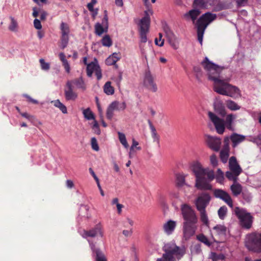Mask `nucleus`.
<instances>
[{
    "label": "nucleus",
    "mask_w": 261,
    "mask_h": 261,
    "mask_svg": "<svg viewBox=\"0 0 261 261\" xmlns=\"http://www.w3.org/2000/svg\"><path fill=\"white\" fill-rule=\"evenodd\" d=\"M210 162L211 165L214 167H216L218 165L217 158L215 154H212L210 156Z\"/></svg>",
    "instance_id": "nucleus-54"
},
{
    "label": "nucleus",
    "mask_w": 261,
    "mask_h": 261,
    "mask_svg": "<svg viewBox=\"0 0 261 261\" xmlns=\"http://www.w3.org/2000/svg\"><path fill=\"white\" fill-rule=\"evenodd\" d=\"M200 220L203 224L206 226H208L209 221L207 216L206 213V210L200 211Z\"/></svg>",
    "instance_id": "nucleus-38"
},
{
    "label": "nucleus",
    "mask_w": 261,
    "mask_h": 261,
    "mask_svg": "<svg viewBox=\"0 0 261 261\" xmlns=\"http://www.w3.org/2000/svg\"><path fill=\"white\" fill-rule=\"evenodd\" d=\"M101 43L103 46L106 47H110L112 45V40L110 36L106 35L103 37L101 40Z\"/></svg>",
    "instance_id": "nucleus-36"
},
{
    "label": "nucleus",
    "mask_w": 261,
    "mask_h": 261,
    "mask_svg": "<svg viewBox=\"0 0 261 261\" xmlns=\"http://www.w3.org/2000/svg\"><path fill=\"white\" fill-rule=\"evenodd\" d=\"M114 60H116L117 62L118 60H120V57L118 54L115 53H113L112 55L110 56Z\"/></svg>",
    "instance_id": "nucleus-63"
},
{
    "label": "nucleus",
    "mask_w": 261,
    "mask_h": 261,
    "mask_svg": "<svg viewBox=\"0 0 261 261\" xmlns=\"http://www.w3.org/2000/svg\"><path fill=\"white\" fill-rule=\"evenodd\" d=\"M83 114L85 118L87 120H90L95 119V116L89 108L83 110Z\"/></svg>",
    "instance_id": "nucleus-35"
},
{
    "label": "nucleus",
    "mask_w": 261,
    "mask_h": 261,
    "mask_svg": "<svg viewBox=\"0 0 261 261\" xmlns=\"http://www.w3.org/2000/svg\"><path fill=\"white\" fill-rule=\"evenodd\" d=\"M201 65L207 71L208 79L214 82V90L217 93L236 98L240 96V91L236 86L229 83V79L220 75L224 67H220L210 61L205 57Z\"/></svg>",
    "instance_id": "nucleus-1"
},
{
    "label": "nucleus",
    "mask_w": 261,
    "mask_h": 261,
    "mask_svg": "<svg viewBox=\"0 0 261 261\" xmlns=\"http://www.w3.org/2000/svg\"><path fill=\"white\" fill-rule=\"evenodd\" d=\"M208 116L214 125L217 132L219 134H222L224 133L225 126L227 128L230 129L232 127L233 120L236 118L235 116L232 114H228L226 117L225 121H224V119L219 118L212 112L208 113Z\"/></svg>",
    "instance_id": "nucleus-4"
},
{
    "label": "nucleus",
    "mask_w": 261,
    "mask_h": 261,
    "mask_svg": "<svg viewBox=\"0 0 261 261\" xmlns=\"http://www.w3.org/2000/svg\"><path fill=\"white\" fill-rule=\"evenodd\" d=\"M162 34L161 33L159 34V38L155 39V44L159 46H162L164 43V40L162 39Z\"/></svg>",
    "instance_id": "nucleus-50"
},
{
    "label": "nucleus",
    "mask_w": 261,
    "mask_h": 261,
    "mask_svg": "<svg viewBox=\"0 0 261 261\" xmlns=\"http://www.w3.org/2000/svg\"><path fill=\"white\" fill-rule=\"evenodd\" d=\"M92 251L95 254V261H107L104 253L98 248H96L93 243L90 244Z\"/></svg>",
    "instance_id": "nucleus-23"
},
{
    "label": "nucleus",
    "mask_w": 261,
    "mask_h": 261,
    "mask_svg": "<svg viewBox=\"0 0 261 261\" xmlns=\"http://www.w3.org/2000/svg\"><path fill=\"white\" fill-rule=\"evenodd\" d=\"M238 176H236L233 172L231 171H227L226 172V177L229 179L231 180L234 181H236L237 180V177Z\"/></svg>",
    "instance_id": "nucleus-53"
},
{
    "label": "nucleus",
    "mask_w": 261,
    "mask_h": 261,
    "mask_svg": "<svg viewBox=\"0 0 261 261\" xmlns=\"http://www.w3.org/2000/svg\"><path fill=\"white\" fill-rule=\"evenodd\" d=\"M66 186L70 189L72 188L74 186V184L71 180H67L66 182Z\"/></svg>",
    "instance_id": "nucleus-64"
},
{
    "label": "nucleus",
    "mask_w": 261,
    "mask_h": 261,
    "mask_svg": "<svg viewBox=\"0 0 261 261\" xmlns=\"http://www.w3.org/2000/svg\"><path fill=\"white\" fill-rule=\"evenodd\" d=\"M68 83H70L72 86H75L77 88L81 89L83 91H85L87 87L85 83L83 78L80 77L79 78L75 79L74 80L67 81Z\"/></svg>",
    "instance_id": "nucleus-24"
},
{
    "label": "nucleus",
    "mask_w": 261,
    "mask_h": 261,
    "mask_svg": "<svg viewBox=\"0 0 261 261\" xmlns=\"http://www.w3.org/2000/svg\"><path fill=\"white\" fill-rule=\"evenodd\" d=\"M115 110H116V102L113 101L109 105L107 110L106 116L108 119L111 120L112 119Z\"/></svg>",
    "instance_id": "nucleus-28"
},
{
    "label": "nucleus",
    "mask_w": 261,
    "mask_h": 261,
    "mask_svg": "<svg viewBox=\"0 0 261 261\" xmlns=\"http://www.w3.org/2000/svg\"><path fill=\"white\" fill-rule=\"evenodd\" d=\"M89 172H90V174H91V175L94 178V179L95 180L96 182L98 181L99 179L98 178V177H97V176L96 175V174H95L94 171L92 170V168H89Z\"/></svg>",
    "instance_id": "nucleus-62"
},
{
    "label": "nucleus",
    "mask_w": 261,
    "mask_h": 261,
    "mask_svg": "<svg viewBox=\"0 0 261 261\" xmlns=\"http://www.w3.org/2000/svg\"><path fill=\"white\" fill-rule=\"evenodd\" d=\"M86 70L88 77H91L93 73L95 72L98 80H100L102 77L101 70L96 59L94 61L87 64Z\"/></svg>",
    "instance_id": "nucleus-10"
},
{
    "label": "nucleus",
    "mask_w": 261,
    "mask_h": 261,
    "mask_svg": "<svg viewBox=\"0 0 261 261\" xmlns=\"http://www.w3.org/2000/svg\"><path fill=\"white\" fill-rule=\"evenodd\" d=\"M176 226V222L173 220H169L163 226L164 232L167 235L171 234L174 231Z\"/></svg>",
    "instance_id": "nucleus-21"
},
{
    "label": "nucleus",
    "mask_w": 261,
    "mask_h": 261,
    "mask_svg": "<svg viewBox=\"0 0 261 261\" xmlns=\"http://www.w3.org/2000/svg\"><path fill=\"white\" fill-rule=\"evenodd\" d=\"M213 229L216 234L218 236H225L226 233L227 228L224 225H217L214 227Z\"/></svg>",
    "instance_id": "nucleus-29"
},
{
    "label": "nucleus",
    "mask_w": 261,
    "mask_h": 261,
    "mask_svg": "<svg viewBox=\"0 0 261 261\" xmlns=\"http://www.w3.org/2000/svg\"><path fill=\"white\" fill-rule=\"evenodd\" d=\"M213 194L216 198L224 201L230 207H233L232 200L227 192L220 189H216L214 190Z\"/></svg>",
    "instance_id": "nucleus-11"
},
{
    "label": "nucleus",
    "mask_w": 261,
    "mask_h": 261,
    "mask_svg": "<svg viewBox=\"0 0 261 261\" xmlns=\"http://www.w3.org/2000/svg\"><path fill=\"white\" fill-rule=\"evenodd\" d=\"M217 17V15L216 14H213L211 12H206L205 14H203L200 18L198 19L197 21V25H199L200 27H205V29L206 28L207 25L214 20Z\"/></svg>",
    "instance_id": "nucleus-13"
},
{
    "label": "nucleus",
    "mask_w": 261,
    "mask_h": 261,
    "mask_svg": "<svg viewBox=\"0 0 261 261\" xmlns=\"http://www.w3.org/2000/svg\"><path fill=\"white\" fill-rule=\"evenodd\" d=\"M229 138L228 137H225L224 144L222 150L220 152V158L221 162L226 163L229 156Z\"/></svg>",
    "instance_id": "nucleus-14"
},
{
    "label": "nucleus",
    "mask_w": 261,
    "mask_h": 261,
    "mask_svg": "<svg viewBox=\"0 0 261 261\" xmlns=\"http://www.w3.org/2000/svg\"><path fill=\"white\" fill-rule=\"evenodd\" d=\"M229 166L230 170L233 172L236 176H239L242 172V169L238 164L236 158L231 156L229 160Z\"/></svg>",
    "instance_id": "nucleus-20"
},
{
    "label": "nucleus",
    "mask_w": 261,
    "mask_h": 261,
    "mask_svg": "<svg viewBox=\"0 0 261 261\" xmlns=\"http://www.w3.org/2000/svg\"><path fill=\"white\" fill-rule=\"evenodd\" d=\"M69 41V35L61 34V47L62 49L65 48Z\"/></svg>",
    "instance_id": "nucleus-40"
},
{
    "label": "nucleus",
    "mask_w": 261,
    "mask_h": 261,
    "mask_svg": "<svg viewBox=\"0 0 261 261\" xmlns=\"http://www.w3.org/2000/svg\"><path fill=\"white\" fill-rule=\"evenodd\" d=\"M197 239L200 242L204 243V244L208 246L211 245V243L208 241V239L203 234H200L197 236Z\"/></svg>",
    "instance_id": "nucleus-45"
},
{
    "label": "nucleus",
    "mask_w": 261,
    "mask_h": 261,
    "mask_svg": "<svg viewBox=\"0 0 261 261\" xmlns=\"http://www.w3.org/2000/svg\"><path fill=\"white\" fill-rule=\"evenodd\" d=\"M229 139L232 141L233 147H235L238 144L244 141L245 138L243 135L233 134L231 135Z\"/></svg>",
    "instance_id": "nucleus-25"
},
{
    "label": "nucleus",
    "mask_w": 261,
    "mask_h": 261,
    "mask_svg": "<svg viewBox=\"0 0 261 261\" xmlns=\"http://www.w3.org/2000/svg\"><path fill=\"white\" fill-rule=\"evenodd\" d=\"M196 224L183 223V233L186 240L194 235L197 229Z\"/></svg>",
    "instance_id": "nucleus-17"
},
{
    "label": "nucleus",
    "mask_w": 261,
    "mask_h": 261,
    "mask_svg": "<svg viewBox=\"0 0 261 261\" xmlns=\"http://www.w3.org/2000/svg\"><path fill=\"white\" fill-rule=\"evenodd\" d=\"M182 215L184 220V223H197V217L195 211L188 204H183L181 208Z\"/></svg>",
    "instance_id": "nucleus-8"
},
{
    "label": "nucleus",
    "mask_w": 261,
    "mask_h": 261,
    "mask_svg": "<svg viewBox=\"0 0 261 261\" xmlns=\"http://www.w3.org/2000/svg\"><path fill=\"white\" fill-rule=\"evenodd\" d=\"M139 145V143L136 141L134 139L132 140V145L130 148V152H129V156H130L131 152L134 151V148H136L137 150H140L141 149V147L140 146L137 147Z\"/></svg>",
    "instance_id": "nucleus-51"
},
{
    "label": "nucleus",
    "mask_w": 261,
    "mask_h": 261,
    "mask_svg": "<svg viewBox=\"0 0 261 261\" xmlns=\"http://www.w3.org/2000/svg\"><path fill=\"white\" fill-rule=\"evenodd\" d=\"M119 139L120 143L123 145L125 148H127L129 146L128 144L126 141L125 136L124 134L118 132V133Z\"/></svg>",
    "instance_id": "nucleus-42"
},
{
    "label": "nucleus",
    "mask_w": 261,
    "mask_h": 261,
    "mask_svg": "<svg viewBox=\"0 0 261 261\" xmlns=\"http://www.w3.org/2000/svg\"><path fill=\"white\" fill-rule=\"evenodd\" d=\"M226 107L231 111H236L240 109L241 107L239 106L234 101L229 99L225 101Z\"/></svg>",
    "instance_id": "nucleus-31"
},
{
    "label": "nucleus",
    "mask_w": 261,
    "mask_h": 261,
    "mask_svg": "<svg viewBox=\"0 0 261 261\" xmlns=\"http://www.w3.org/2000/svg\"><path fill=\"white\" fill-rule=\"evenodd\" d=\"M216 0H194L193 5L200 8L207 9L209 6H214Z\"/></svg>",
    "instance_id": "nucleus-22"
},
{
    "label": "nucleus",
    "mask_w": 261,
    "mask_h": 261,
    "mask_svg": "<svg viewBox=\"0 0 261 261\" xmlns=\"http://www.w3.org/2000/svg\"><path fill=\"white\" fill-rule=\"evenodd\" d=\"M11 23L9 26V29L11 31L16 32L18 27V24L17 21L14 19L13 17H11Z\"/></svg>",
    "instance_id": "nucleus-46"
},
{
    "label": "nucleus",
    "mask_w": 261,
    "mask_h": 261,
    "mask_svg": "<svg viewBox=\"0 0 261 261\" xmlns=\"http://www.w3.org/2000/svg\"><path fill=\"white\" fill-rule=\"evenodd\" d=\"M230 190L233 195L237 196L241 194L242 191V188L240 184H233L230 187Z\"/></svg>",
    "instance_id": "nucleus-32"
},
{
    "label": "nucleus",
    "mask_w": 261,
    "mask_h": 261,
    "mask_svg": "<svg viewBox=\"0 0 261 261\" xmlns=\"http://www.w3.org/2000/svg\"><path fill=\"white\" fill-rule=\"evenodd\" d=\"M24 96L28 98V100L34 104H38V101L37 100L34 99L32 98H31L30 96H29L27 94L24 95Z\"/></svg>",
    "instance_id": "nucleus-61"
},
{
    "label": "nucleus",
    "mask_w": 261,
    "mask_h": 261,
    "mask_svg": "<svg viewBox=\"0 0 261 261\" xmlns=\"http://www.w3.org/2000/svg\"><path fill=\"white\" fill-rule=\"evenodd\" d=\"M216 179L218 182H221L224 179V174L220 169H218L217 171Z\"/></svg>",
    "instance_id": "nucleus-52"
},
{
    "label": "nucleus",
    "mask_w": 261,
    "mask_h": 261,
    "mask_svg": "<svg viewBox=\"0 0 261 261\" xmlns=\"http://www.w3.org/2000/svg\"><path fill=\"white\" fill-rule=\"evenodd\" d=\"M164 253L161 258L157 259L156 261H176L181 258L185 254L184 249L176 246L174 243H167L163 248Z\"/></svg>",
    "instance_id": "nucleus-3"
},
{
    "label": "nucleus",
    "mask_w": 261,
    "mask_h": 261,
    "mask_svg": "<svg viewBox=\"0 0 261 261\" xmlns=\"http://www.w3.org/2000/svg\"><path fill=\"white\" fill-rule=\"evenodd\" d=\"M20 115L22 117H23L30 120H32L34 117L32 115H31L27 113H20Z\"/></svg>",
    "instance_id": "nucleus-60"
},
{
    "label": "nucleus",
    "mask_w": 261,
    "mask_h": 261,
    "mask_svg": "<svg viewBox=\"0 0 261 261\" xmlns=\"http://www.w3.org/2000/svg\"><path fill=\"white\" fill-rule=\"evenodd\" d=\"M102 23L103 27L99 23H97L95 25V33L99 36H101L103 33L108 32V18L107 15L104 16Z\"/></svg>",
    "instance_id": "nucleus-18"
},
{
    "label": "nucleus",
    "mask_w": 261,
    "mask_h": 261,
    "mask_svg": "<svg viewBox=\"0 0 261 261\" xmlns=\"http://www.w3.org/2000/svg\"><path fill=\"white\" fill-rule=\"evenodd\" d=\"M215 109L216 112L221 116L224 117L226 115V110L222 103L215 105Z\"/></svg>",
    "instance_id": "nucleus-34"
},
{
    "label": "nucleus",
    "mask_w": 261,
    "mask_h": 261,
    "mask_svg": "<svg viewBox=\"0 0 261 261\" xmlns=\"http://www.w3.org/2000/svg\"><path fill=\"white\" fill-rule=\"evenodd\" d=\"M34 25L37 30H40L42 28V25L40 21L37 18L35 19L34 20Z\"/></svg>",
    "instance_id": "nucleus-57"
},
{
    "label": "nucleus",
    "mask_w": 261,
    "mask_h": 261,
    "mask_svg": "<svg viewBox=\"0 0 261 261\" xmlns=\"http://www.w3.org/2000/svg\"><path fill=\"white\" fill-rule=\"evenodd\" d=\"M123 234L126 237H129L133 234V229L130 228L129 230H124L122 231Z\"/></svg>",
    "instance_id": "nucleus-58"
},
{
    "label": "nucleus",
    "mask_w": 261,
    "mask_h": 261,
    "mask_svg": "<svg viewBox=\"0 0 261 261\" xmlns=\"http://www.w3.org/2000/svg\"><path fill=\"white\" fill-rule=\"evenodd\" d=\"M103 91L107 95H113L114 93V88L111 86V82H107L103 86Z\"/></svg>",
    "instance_id": "nucleus-33"
},
{
    "label": "nucleus",
    "mask_w": 261,
    "mask_h": 261,
    "mask_svg": "<svg viewBox=\"0 0 261 261\" xmlns=\"http://www.w3.org/2000/svg\"><path fill=\"white\" fill-rule=\"evenodd\" d=\"M211 199V196L208 193H202L195 201V205L197 210L199 212L205 211V208L209 204Z\"/></svg>",
    "instance_id": "nucleus-9"
},
{
    "label": "nucleus",
    "mask_w": 261,
    "mask_h": 261,
    "mask_svg": "<svg viewBox=\"0 0 261 261\" xmlns=\"http://www.w3.org/2000/svg\"><path fill=\"white\" fill-rule=\"evenodd\" d=\"M145 16L143 17L139 23V36L140 39V43L139 47L141 50V54L144 56L146 58V56L145 53V49L143 45L141 44L142 43H146L147 41V34L149 32L150 19V17L147 11H145Z\"/></svg>",
    "instance_id": "nucleus-5"
},
{
    "label": "nucleus",
    "mask_w": 261,
    "mask_h": 261,
    "mask_svg": "<svg viewBox=\"0 0 261 261\" xmlns=\"http://www.w3.org/2000/svg\"><path fill=\"white\" fill-rule=\"evenodd\" d=\"M234 212L239 220L241 226L246 229H250L253 221V217L251 214L245 209L239 207H236Z\"/></svg>",
    "instance_id": "nucleus-7"
},
{
    "label": "nucleus",
    "mask_w": 261,
    "mask_h": 261,
    "mask_svg": "<svg viewBox=\"0 0 261 261\" xmlns=\"http://www.w3.org/2000/svg\"><path fill=\"white\" fill-rule=\"evenodd\" d=\"M206 142L210 148L215 151H218L220 149L221 140L219 138L207 136Z\"/></svg>",
    "instance_id": "nucleus-16"
},
{
    "label": "nucleus",
    "mask_w": 261,
    "mask_h": 261,
    "mask_svg": "<svg viewBox=\"0 0 261 261\" xmlns=\"http://www.w3.org/2000/svg\"><path fill=\"white\" fill-rule=\"evenodd\" d=\"M200 11L197 9H192L184 15L186 18H191L193 21L196 19L197 17L200 15Z\"/></svg>",
    "instance_id": "nucleus-27"
},
{
    "label": "nucleus",
    "mask_w": 261,
    "mask_h": 261,
    "mask_svg": "<svg viewBox=\"0 0 261 261\" xmlns=\"http://www.w3.org/2000/svg\"><path fill=\"white\" fill-rule=\"evenodd\" d=\"M250 141L255 143L257 145H261V134H258L257 136H250Z\"/></svg>",
    "instance_id": "nucleus-47"
},
{
    "label": "nucleus",
    "mask_w": 261,
    "mask_h": 261,
    "mask_svg": "<svg viewBox=\"0 0 261 261\" xmlns=\"http://www.w3.org/2000/svg\"><path fill=\"white\" fill-rule=\"evenodd\" d=\"M98 234H99L100 237L103 236L101 226L100 224L96 225L94 228L89 230H84L83 236L85 238H94L96 237Z\"/></svg>",
    "instance_id": "nucleus-19"
},
{
    "label": "nucleus",
    "mask_w": 261,
    "mask_h": 261,
    "mask_svg": "<svg viewBox=\"0 0 261 261\" xmlns=\"http://www.w3.org/2000/svg\"><path fill=\"white\" fill-rule=\"evenodd\" d=\"M61 34L69 35L70 32L69 27L66 23L62 22L60 25Z\"/></svg>",
    "instance_id": "nucleus-43"
},
{
    "label": "nucleus",
    "mask_w": 261,
    "mask_h": 261,
    "mask_svg": "<svg viewBox=\"0 0 261 261\" xmlns=\"http://www.w3.org/2000/svg\"><path fill=\"white\" fill-rule=\"evenodd\" d=\"M91 144L92 148L96 151H98L99 150V146L97 143V141L95 137H93L91 140Z\"/></svg>",
    "instance_id": "nucleus-48"
},
{
    "label": "nucleus",
    "mask_w": 261,
    "mask_h": 261,
    "mask_svg": "<svg viewBox=\"0 0 261 261\" xmlns=\"http://www.w3.org/2000/svg\"><path fill=\"white\" fill-rule=\"evenodd\" d=\"M167 36L170 45L174 49H177L178 47V42L176 36L172 32L167 33Z\"/></svg>",
    "instance_id": "nucleus-26"
},
{
    "label": "nucleus",
    "mask_w": 261,
    "mask_h": 261,
    "mask_svg": "<svg viewBox=\"0 0 261 261\" xmlns=\"http://www.w3.org/2000/svg\"><path fill=\"white\" fill-rule=\"evenodd\" d=\"M227 208L226 206L223 205L218 210V214L220 219L223 220L227 214Z\"/></svg>",
    "instance_id": "nucleus-39"
},
{
    "label": "nucleus",
    "mask_w": 261,
    "mask_h": 261,
    "mask_svg": "<svg viewBox=\"0 0 261 261\" xmlns=\"http://www.w3.org/2000/svg\"><path fill=\"white\" fill-rule=\"evenodd\" d=\"M116 102V111H123L126 108V103L124 102H119L117 101H114Z\"/></svg>",
    "instance_id": "nucleus-49"
},
{
    "label": "nucleus",
    "mask_w": 261,
    "mask_h": 261,
    "mask_svg": "<svg viewBox=\"0 0 261 261\" xmlns=\"http://www.w3.org/2000/svg\"><path fill=\"white\" fill-rule=\"evenodd\" d=\"M205 30V27H202L197 25V37L198 40L199 41L200 43H202V38L204 31Z\"/></svg>",
    "instance_id": "nucleus-37"
},
{
    "label": "nucleus",
    "mask_w": 261,
    "mask_h": 261,
    "mask_svg": "<svg viewBox=\"0 0 261 261\" xmlns=\"http://www.w3.org/2000/svg\"><path fill=\"white\" fill-rule=\"evenodd\" d=\"M62 64L66 70V71L67 73H69L70 71V65H69V64L68 63V61L63 62Z\"/></svg>",
    "instance_id": "nucleus-59"
},
{
    "label": "nucleus",
    "mask_w": 261,
    "mask_h": 261,
    "mask_svg": "<svg viewBox=\"0 0 261 261\" xmlns=\"http://www.w3.org/2000/svg\"><path fill=\"white\" fill-rule=\"evenodd\" d=\"M185 182V176L183 174H178L176 176V184L178 187H182Z\"/></svg>",
    "instance_id": "nucleus-44"
},
{
    "label": "nucleus",
    "mask_w": 261,
    "mask_h": 261,
    "mask_svg": "<svg viewBox=\"0 0 261 261\" xmlns=\"http://www.w3.org/2000/svg\"><path fill=\"white\" fill-rule=\"evenodd\" d=\"M245 245L249 251L254 253H261V232L247 235Z\"/></svg>",
    "instance_id": "nucleus-6"
},
{
    "label": "nucleus",
    "mask_w": 261,
    "mask_h": 261,
    "mask_svg": "<svg viewBox=\"0 0 261 261\" xmlns=\"http://www.w3.org/2000/svg\"><path fill=\"white\" fill-rule=\"evenodd\" d=\"M193 72L197 80L200 81L203 75L202 71L199 66H194Z\"/></svg>",
    "instance_id": "nucleus-41"
},
{
    "label": "nucleus",
    "mask_w": 261,
    "mask_h": 261,
    "mask_svg": "<svg viewBox=\"0 0 261 261\" xmlns=\"http://www.w3.org/2000/svg\"><path fill=\"white\" fill-rule=\"evenodd\" d=\"M116 63V60H114L111 56H109L106 60V64L109 66L115 65Z\"/></svg>",
    "instance_id": "nucleus-56"
},
{
    "label": "nucleus",
    "mask_w": 261,
    "mask_h": 261,
    "mask_svg": "<svg viewBox=\"0 0 261 261\" xmlns=\"http://www.w3.org/2000/svg\"><path fill=\"white\" fill-rule=\"evenodd\" d=\"M64 91L65 98L67 101H74L78 97L77 93L74 90V87L70 83L67 82Z\"/></svg>",
    "instance_id": "nucleus-15"
},
{
    "label": "nucleus",
    "mask_w": 261,
    "mask_h": 261,
    "mask_svg": "<svg viewBox=\"0 0 261 261\" xmlns=\"http://www.w3.org/2000/svg\"><path fill=\"white\" fill-rule=\"evenodd\" d=\"M192 171L196 176V187L200 190H210L212 188L210 182L215 178L214 172L208 168H203L199 162L192 165Z\"/></svg>",
    "instance_id": "nucleus-2"
},
{
    "label": "nucleus",
    "mask_w": 261,
    "mask_h": 261,
    "mask_svg": "<svg viewBox=\"0 0 261 261\" xmlns=\"http://www.w3.org/2000/svg\"><path fill=\"white\" fill-rule=\"evenodd\" d=\"M143 85L146 88L152 92H155L158 90L157 85L149 71L145 72Z\"/></svg>",
    "instance_id": "nucleus-12"
},
{
    "label": "nucleus",
    "mask_w": 261,
    "mask_h": 261,
    "mask_svg": "<svg viewBox=\"0 0 261 261\" xmlns=\"http://www.w3.org/2000/svg\"><path fill=\"white\" fill-rule=\"evenodd\" d=\"M51 103H53L54 106L60 109V110L63 113V114H67V110L66 107L62 103L59 99L53 100L51 102Z\"/></svg>",
    "instance_id": "nucleus-30"
},
{
    "label": "nucleus",
    "mask_w": 261,
    "mask_h": 261,
    "mask_svg": "<svg viewBox=\"0 0 261 261\" xmlns=\"http://www.w3.org/2000/svg\"><path fill=\"white\" fill-rule=\"evenodd\" d=\"M40 63L41 64V68L45 70H47L49 69V64L47 63H46L44 59H40Z\"/></svg>",
    "instance_id": "nucleus-55"
}]
</instances>
